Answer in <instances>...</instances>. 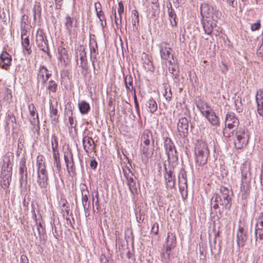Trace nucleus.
<instances>
[{
    "label": "nucleus",
    "mask_w": 263,
    "mask_h": 263,
    "mask_svg": "<svg viewBox=\"0 0 263 263\" xmlns=\"http://www.w3.org/2000/svg\"><path fill=\"white\" fill-rule=\"evenodd\" d=\"M235 135H240L241 136L249 137L248 133V130L245 126H240L237 128L235 132Z\"/></svg>",
    "instance_id": "49"
},
{
    "label": "nucleus",
    "mask_w": 263,
    "mask_h": 263,
    "mask_svg": "<svg viewBox=\"0 0 263 263\" xmlns=\"http://www.w3.org/2000/svg\"><path fill=\"white\" fill-rule=\"evenodd\" d=\"M235 131V128H229L228 126H226L223 131V136L225 137L230 138L234 135Z\"/></svg>",
    "instance_id": "48"
},
{
    "label": "nucleus",
    "mask_w": 263,
    "mask_h": 263,
    "mask_svg": "<svg viewBox=\"0 0 263 263\" xmlns=\"http://www.w3.org/2000/svg\"><path fill=\"white\" fill-rule=\"evenodd\" d=\"M239 124V120L235 117L233 112H228L226 117L225 126L229 128H237Z\"/></svg>",
    "instance_id": "14"
},
{
    "label": "nucleus",
    "mask_w": 263,
    "mask_h": 263,
    "mask_svg": "<svg viewBox=\"0 0 263 263\" xmlns=\"http://www.w3.org/2000/svg\"><path fill=\"white\" fill-rule=\"evenodd\" d=\"M78 106L80 112L83 115L87 114L90 109L89 103L85 101H81V102H79L78 103Z\"/></svg>",
    "instance_id": "34"
},
{
    "label": "nucleus",
    "mask_w": 263,
    "mask_h": 263,
    "mask_svg": "<svg viewBox=\"0 0 263 263\" xmlns=\"http://www.w3.org/2000/svg\"><path fill=\"white\" fill-rule=\"evenodd\" d=\"M255 98L258 113L260 116L263 117V89H259L257 91Z\"/></svg>",
    "instance_id": "21"
},
{
    "label": "nucleus",
    "mask_w": 263,
    "mask_h": 263,
    "mask_svg": "<svg viewBox=\"0 0 263 263\" xmlns=\"http://www.w3.org/2000/svg\"><path fill=\"white\" fill-rule=\"evenodd\" d=\"M57 106V102H56L55 105L52 103L50 104V117L52 124H56L58 122L59 115H58Z\"/></svg>",
    "instance_id": "25"
},
{
    "label": "nucleus",
    "mask_w": 263,
    "mask_h": 263,
    "mask_svg": "<svg viewBox=\"0 0 263 263\" xmlns=\"http://www.w3.org/2000/svg\"><path fill=\"white\" fill-rule=\"evenodd\" d=\"M41 11L42 8L40 3L35 2L33 8V18L34 21L36 20L37 17L39 19L41 18Z\"/></svg>",
    "instance_id": "36"
},
{
    "label": "nucleus",
    "mask_w": 263,
    "mask_h": 263,
    "mask_svg": "<svg viewBox=\"0 0 263 263\" xmlns=\"http://www.w3.org/2000/svg\"><path fill=\"white\" fill-rule=\"evenodd\" d=\"M132 24L134 27L137 28V24L138 25L139 22V13L137 10L132 11Z\"/></svg>",
    "instance_id": "47"
},
{
    "label": "nucleus",
    "mask_w": 263,
    "mask_h": 263,
    "mask_svg": "<svg viewBox=\"0 0 263 263\" xmlns=\"http://www.w3.org/2000/svg\"><path fill=\"white\" fill-rule=\"evenodd\" d=\"M51 146L52 151H54V149H58V138L55 136H53L51 138Z\"/></svg>",
    "instance_id": "59"
},
{
    "label": "nucleus",
    "mask_w": 263,
    "mask_h": 263,
    "mask_svg": "<svg viewBox=\"0 0 263 263\" xmlns=\"http://www.w3.org/2000/svg\"><path fill=\"white\" fill-rule=\"evenodd\" d=\"M64 160L68 172L69 173H72V175H74L76 174V168L71 152L64 153Z\"/></svg>",
    "instance_id": "12"
},
{
    "label": "nucleus",
    "mask_w": 263,
    "mask_h": 263,
    "mask_svg": "<svg viewBox=\"0 0 263 263\" xmlns=\"http://www.w3.org/2000/svg\"><path fill=\"white\" fill-rule=\"evenodd\" d=\"M172 49L170 47H161L160 48V53L161 55V58L163 60L166 61H170V58L171 56L172 57V59H173V55L171 53V51H172Z\"/></svg>",
    "instance_id": "29"
},
{
    "label": "nucleus",
    "mask_w": 263,
    "mask_h": 263,
    "mask_svg": "<svg viewBox=\"0 0 263 263\" xmlns=\"http://www.w3.org/2000/svg\"><path fill=\"white\" fill-rule=\"evenodd\" d=\"M26 159L22 157L19 162V180L21 187H26L27 184V170L26 165Z\"/></svg>",
    "instance_id": "8"
},
{
    "label": "nucleus",
    "mask_w": 263,
    "mask_h": 263,
    "mask_svg": "<svg viewBox=\"0 0 263 263\" xmlns=\"http://www.w3.org/2000/svg\"><path fill=\"white\" fill-rule=\"evenodd\" d=\"M233 195L232 190L229 187L221 186L219 188V193H215L212 197V201H213L214 210H217L219 208V205L222 206V210H219L218 214L220 216L224 210L229 211L232 206V200Z\"/></svg>",
    "instance_id": "1"
},
{
    "label": "nucleus",
    "mask_w": 263,
    "mask_h": 263,
    "mask_svg": "<svg viewBox=\"0 0 263 263\" xmlns=\"http://www.w3.org/2000/svg\"><path fill=\"white\" fill-rule=\"evenodd\" d=\"M83 146L86 153H89L95 151L96 144L92 138L84 136L83 138Z\"/></svg>",
    "instance_id": "19"
},
{
    "label": "nucleus",
    "mask_w": 263,
    "mask_h": 263,
    "mask_svg": "<svg viewBox=\"0 0 263 263\" xmlns=\"http://www.w3.org/2000/svg\"><path fill=\"white\" fill-rule=\"evenodd\" d=\"M12 164L10 161V159L9 158V157L8 156V158L7 161H4V164L2 166V172H1V176H5L6 175H9L12 176Z\"/></svg>",
    "instance_id": "27"
},
{
    "label": "nucleus",
    "mask_w": 263,
    "mask_h": 263,
    "mask_svg": "<svg viewBox=\"0 0 263 263\" xmlns=\"http://www.w3.org/2000/svg\"><path fill=\"white\" fill-rule=\"evenodd\" d=\"M164 145L168 160L178 159L177 152L172 140L169 138H166L164 141Z\"/></svg>",
    "instance_id": "9"
},
{
    "label": "nucleus",
    "mask_w": 263,
    "mask_h": 263,
    "mask_svg": "<svg viewBox=\"0 0 263 263\" xmlns=\"http://www.w3.org/2000/svg\"><path fill=\"white\" fill-rule=\"evenodd\" d=\"M80 189L82 196V201H88V197L89 195V193L87 186L84 184L81 185Z\"/></svg>",
    "instance_id": "40"
},
{
    "label": "nucleus",
    "mask_w": 263,
    "mask_h": 263,
    "mask_svg": "<svg viewBox=\"0 0 263 263\" xmlns=\"http://www.w3.org/2000/svg\"><path fill=\"white\" fill-rule=\"evenodd\" d=\"M200 13L202 18H210L213 21H217L221 16L220 12L207 3H203L201 5Z\"/></svg>",
    "instance_id": "3"
},
{
    "label": "nucleus",
    "mask_w": 263,
    "mask_h": 263,
    "mask_svg": "<svg viewBox=\"0 0 263 263\" xmlns=\"http://www.w3.org/2000/svg\"><path fill=\"white\" fill-rule=\"evenodd\" d=\"M170 7H168V13L169 16V18L170 20V22L171 24V25L172 26H177V22L176 21V15L175 12V11L174 9H173L172 7V4L170 3Z\"/></svg>",
    "instance_id": "35"
},
{
    "label": "nucleus",
    "mask_w": 263,
    "mask_h": 263,
    "mask_svg": "<svg viewBox=\"0 0 263 263\" xmlns=\"http://www.w3.org/2000/svg\"><path fill=\"white\" fill-rule=\"evenodd\" d=\"M44 157L43 155H39L36 158V165L37 171L46 170L44 162Z\"/></svg>",
    "instance_id": "39"
},
{
    "label": "nucleus",
    "mask_w": 263,
    "mask_h": 263,
    "mask_svg": "<svg viewBox=\"0 0 263 263\" xmlns=\"http://www.w3.org/2000/svg\"><path fill=\"white\" fill-rule=\"evenodd\" d=\"M171 252V250L166 248L165 251L163 252L161 255L162 260L163 261L167 262L169 260Z\"/></svg>",
    "instance_id": "54"
},
{
    "label": "nucleus",
    "mask_w": 263,
    "mask_h": 263,
    "mask_svg": "<svg viewBox=\"0 0 263 263\" xmlns=\"http://www.w3.org/2000/svg\"><path fill=\"white\" fill-rule=\"evenodd\" d=\"M127 181V185L129 187V190L133 194L137 193V186L136 183V178L134 175L133 176H127L126 179Z\"/></svg>",
    "instance_id": "28"
},
{
    "label": "nucleus",
    "mask_w": 263,
    "mask_h": 263,
    "mask_svg": "<svg viewBox=\"0 0 263 263\" xmlns=\"http://www.w3.org/2000/svg\"><path fill=\"white\" fill-rule=\"evenodd\" d=\"M236 139L234 140V145L236 149H241L247 145L248 143L249 137L235 135Z\"/></svg>",
    "instance_id": "24"
},
{
    "label": "nucleus",
    "mask_w": 263,
    "mask_h": 263,
    "mask_svg": "<svg viewBox=\"0 0 263 263\" xmlns=\"http://www.w3.org/2000/svg\"><path fill=\"white\" fill-rule=\"evenodd\" d=\"M144 107L148 112L154 113L157 109V104L153 98H151L144 104L142 105V109H143Z\"/></svg>",
    "instance_id": "26"
},
{
    "label": "nucleus",
    "mask_w": 263,
    "mask_h": 263,
    "mask_svg": "<svg viewBox=\"0 0 263 263\" xmlns=\"http://www.w3.org/2000/svg\"><path fill=\"white\" fill-rule=\"evenodd\" d=\"M197 107L200 110L202 115L204 116L206 111L211 109V107L206 103L201 100L198 101L196 103Z\"/></svg>",
    "instance_id": "33"
},
{
    "label": "nucleus",
    "mask_w": 263,
    "mask_h": 263,
    "mask_svg": "<svg viewBox=\"0 0 263 263\" xmlns=\"http://www.w3.org/2000/svg\"><path fill=\"white\" fill-rule=\"evenodd\" d=\"M154 140L153 138L152 133L147 129L144 130L140 138V145H154Z\"/></svg>",
    "instance_id": "16"
},
{
    "label": "nucleus",
    "mask_w": 263,
    "mask_h": 263,
    "mask_svg": "<svg viewBox=\"0 0 263 263\" xmlns=\"http://www.w3.org/2000/svg\"><path fill=\"white\" fill-rule=\"evenodd\" d=\"M48 176L46 170L37 171V182L41 188L46 189L48 185Z\"/></svg>",
    "instance_id": "17"
},
{
    "label": "nucleus",
    "mask_w": 263,
    "mask_h": 263,
    "mask_svg": "<svg viewBox=\"0 0 263 263\" xmlns=\"http://www.w3.org/2000/svg\"><path fill=\"white\" fill-rule=\"evenodd\" d=\"M152 4L153 5L152 6V12L153 15H155L156 13L158 11L159 8V4L158 0H151Z\"/></svg>",
    "instance_id": "57"
},
{
    "label": "nucleus",
    "mask_w": 263,
    "mask_h": 263,
    "mask_svg": "<svg viewBox=\"0 0 263 263\" xmlns=\"http://www.w3.org/2000/svg\"><path fill=\"white\" fill-rule=\"evenodd\" d=\"M77 64L85 70L88 69V62L86 58V52L84 46H80L77 49Z\"/></svg>",
    "instance_id": "7"
},
{
    "label": "nucleus",
    "mask_w": 263,
    "mask_h": 263,
    "mask_svg": "<svg viewBox=\"0 0 263 263\" xmlns=\"http://www.w3.org/2000/svg\"><path fill=\"white\" fill-rule=\"evenodd\" d=\"M4 100L7 102L9 103L12 100V95H11V90L9 88H6L4 91Z\"/></svg>",
    "instance_id": "55"
},
{
    "label": "nucleus",
    "mask_w": 263,
    "mask_h": 263,
    "mask_svg": "<svg viewBox=\"0 0 263 263\" xmlns=\"http://www.w3.org/2000/svg\"><path fill=\"white\" fill-rule=\"evenodd\" d=\"M255 229H263V215L258 217Z\"/></svg>",
    "instance_id": "61"
},
{
    "label": "nucleus",
    "mask_w": 263,
    "mask_h": 263,
    "mask_svg": "<svg viewBox=\"0 0 263 263\" xmlns=\"http://www.w3.org/2000/svg\"><path fill=\"white\" fill-rule=\"evenodd\" d=\"M33 217H34V219L36 222L37 230L39 236L40 242L41 243H44L45 242V241L46 240L45 229L44 228H43L41 221H39V222H37L36 215L34 210L33 211Z\"/></svg>",
    "instance_id": "18"
},
{
    "label": "nucleus",
    "mask_w": 263,
    "mask_h": 263,
    "mask_svg": "<svg viewBox=\"0 0 263 263\" xmlns=\"http://www.w3.org/2000/svg\"><path fill=\"white\" fill-rule=\"evenodd\" d=\"M95 8H96L97 16L99 18L100 22H103V21H104L105 26H106V19H105V17L104 15V12L101 10H100L99 11H98V10H97L98 7H99L100 8L101 7V4L98 2V3H95Z\"/></svg>",
    "instance_id": "45"
},
{
    "label": "nucleus",
    "mask_w": 263,
    "mask_h": 263,
    "mask_svg": "<svg viewBox=\"0 0 263 263\" xmlns=\"http://www.w3.org/2000/svg\"><path fill=\"white\" fill-rule=\"evenodd\" d=\"M241 183H250L251 180L250 173L248 170L241 171Z\"/></svg>",
    "instance_id": "44"
},
{
    "label": "nucleus",
    "mask_w": 263,
    "mask_h": 263,
    "mask_svg": "<svg viewBox=\"0 0 263 263\" xmlns=\"http://www.w3.org/2000/svg\"><path fill=\"white\" fill-rule=\"evenodd\" d=\"M189 120L186 117L180 118L177 124V130L182 137H186L189 134Z\"/></svg>",
    "instance_id": "11"
},
{
    "label": "nucleus",
    "mask_w": 263,
    "mask_h": 263,
    "mask_svg": "<svg viewBox=\"0 0 263 263\" xmlns=\"http://www.w3.org/2000/svg\"><path fill=\"white\" fill-rule=\"evenodd\" d=\"M165 173L164 177L165 178L166 187L167 189H172L175 185V176L173 177V172L171 170L167 171L166 165L164 164Z\"/></svg>",
    "instance_id": "15"
},
{
    "label": "nucleus",
    "mask_w": 263,
    "mask_h": 263,
    "mask_svg": "<svg viewBox=\"0 0 263 263\" xmlns=\"http://www.w3.org/2000/svg\"><path fill=\"white\" fill-rule=\"evenodd\" d=\"M204 116L212 125L216 126L219 125V119L212 108L206 111Z\"/></svg>",
    "instance_id": "22"
},
{
    "label": "nucleus",
    "mask_w": 263,
    "mask_h": 263,
    "mask_svg": "<svg viewBox=\"0 0 263 263\" xmlns=\"http://www.w3.org/2000/svg\"><path fill=\"white\" fill-rule=\"evenodd\" d=\"M73 21L72 18L67 15L65 18V21L64 23L65 29L68 34L70 35L72 31V28L73 27Z\"/></svg>",
    "instance_id": "38"
},
{
    "label": "nucleus",
    "mask_w": 263,
    "mask_h": 263,
    "mask_svg": "<svg viewBox=\"0 0 263 263\" xmlns=\"http://www.w3.org/2000/svg\"><path fill=\"white\" fill-rule=\"evenodd\" d=\"M187 182L186 173L184 169L182 168L178 175V183L179 191L183 198H186L187 196Z\"/></svg>",
    "instance_id": "5"
},
{
    "label": "nucleus",
    "mask_w": 263,
    "mask_h": 263,
    "mask_svg": "<svg viewBox=\"0 0 263 263\" xmlns=\"http://www.w3.org/2000/svg\"><path fill=\"white\" fill-rule=\"evenodd\" d=\"M53 165L56 167L57 172L60 175L62 167L60 158L53 159Z\"/></svg>",
    "instance_id": "58"
},
{
    "label": "nucleus",
    "mask_w": 263,
    "mask_h": 263,
    "mask_svg": "<svg viewBox=\"0 0 263 263\" xmlns=\"http://www.w3.org/2000/svg\"><path fill=\"white\" fill-rule=\"evenodd\" d=\"M89 48H90V57H92L93 55H97L98 54V46L96 42H95L94 44L92 43H90L89 44Z\"/></svg>",
    "instance_id": "51"
},
{
    "label": "nucleus",
    "mask_w": 263,
    "mask_h": 263,
    "mask_svg": "<svg viewBox=\"0 0 263 263\" xmlns=\"http://www.w3.org/2000/svg\"><path fill=\"white\" fill-rule=\"evenodd\" d=\"M255 237L256 243L258 238L260 240L263 239V229H255Z\"/></svg>",
    "instance_id": "53"
},
{
    "label": "nucleus",
    "mask_w": 263,
    "mask_h": 263,
    "mask_svg": "<svg viewBox=\"0 0 263 263\" xmlns=\"http://www.w3.org/2000/svg\"><path fill=\"white\" fill-rule=\"evenodd\" d=\"M124 83L127 91H132L133 90V78L131 75H127L124 78Z\"/></svg>",
    "instance_id": "41"
},
{
    "label": "nucleus",
    "mask_w": 263,
    "mask_h": 263,
    "mask_svg": "<svg viewBox=\"0 0 263 263\" xmlns=\"http://www.w3.org/2000/svg\"><path fill=\"white\" fill-rule=\"evenodd\" d=\"M47 71V68L44 66H41L37 75V84L41 83L42 86L45 84V74Z\"/></svg>",
    "instance_id": "31"
},
{
    "label": "nucleus",
    "mask_w": 263,
    "mask_h": 263,
    "mask_svg": "<svg viewBox=\"0 0 263 263\" xmlns=\"http://www.w3.org/2000/svg\"><path fill=\"white\" fill-rule=\"evenodd\" d=\"M176 246V236L172 233H168L166 241V248L172 250Z\"/></svg>",
    "instance_id": "30"
},
{
    "label": "nucleus",
    "mask_w": 263,
    "mask_h": 263,
    "mask_svg": "<svg viewBox=\"0 0 263 263\" xmlns=\"http://www.w3.org/2000/svg\"><path fill=\"white\" fill-rule=\"evenodd\" d=\"M169 62L170 65H171V66H170L168 67L169 71L174 76H175V78H176L179 75L178 66L176 65L172 64L171 61H169Z\"/></svg>",
    "instance_id": "50"
},
{
    "label": "nucleus",
    "mask_w": 263,
    "mask_h": 263,
    "mask_svg": "<svg viewBox=\"0 0 263 263\" xmlns=\"http://www.w3.org/2000/svg\"><path fill=\"white\" fill-rule=\"evenodd\" d=\"M15 121V118L13 115L8 114L6 118V122L7 125H10L11 123L13 124Z\"/></svg>",
    "instance_id": "60"
},
{
    "label": "nucleus",
    "mask_w": 263,
    "mask_h": 263,
    "mask_svg": "<svg viewBox=\"0 0 263 263\" xmlns=\"http://www.w3.org/2000/svg\"><path fill=\"white\" fill-rule=\"evenodd\" d=\"M26 30H23L21 32L22 45L23 49L26 51L28 54H30L32 52L31 45L28 38V36L26 34Z\"/></svg>",
    "instance_id": "20"
},
{
    "label": "nucleus",
    "mask_w": 263,
    "mask_h": 263,
    "mask_svg": "<svg viewBox=\"0 0 263 263\" xmlns=\"http://www.w3.org/2000/svg\"><path fill=\"white\" fill-rule=\"evenodd\" d=\"M1 61L3 63L1 66L2 69L7 70V67H9L11 64V55L6 51H3L0 55Z\"/></svg>",
    "instance_id": "23"
},
{
    "label": "nucleus",
    "mask_w": 263,
    "mask_h": 263,
    "mask_svg": "<svg viewBox=\"0 0 263 263\" xmlns=\"http://www.w3.org/2000/svg\"><path fill=\"white\" fill-rule=\"evenodd\" d=\"M61 54L60 59L63 61L64 63H67L68 61V52L65 48L62 49L60 52Z\"/></svg>",
    "instance_id": "52"
},
{
    "label": "nucleus",
    "mask_w": 263,
    "mask_h": 263,
    "mask_svg": "<svg viewBox=\"0 0 263 263\" xmlns=\"http://www.w3.org/2000/svg\"><path fill=\"white\" fill-rule=\"evenodd\" d=\"M154 145H140V154L143 163L146 164L153 157L154 148Z\"/></svg>",
    "instance_id": "6"
},
{
    "label": "nucleus",
    "mask_w": 263,
    "mask_h": 263,
    "mask_svg": "<svg viewBox=\"0 0 263 263\" xmlns=\"http://www.w3.org/2000/svg\"><path fill=\"white\" fill-rule=\"evenodd\" d=\"M240 190L242 192V197L247 198L250 192V183H241Z\"/></svg>",
    "instance_id": "42"
},
{
    "label": "nucleus",
    "mask_w": 263,
    "mask_h": 263,
    "mask_svg": "<svg viewBox=\"0 0 263 263\" xmlns=\"http://www.w3.org/2000/svg\"><path fill=\"white\" fill-rule=\"evenodd\" d=\"M90 57V60L92 62V64L93 67V69L95 70L96 69V65H97V68L98 69H100V61L98 60L97 58V55H93L92 57Z\"/></svg>",
    "instance_id": "56"
},
{
    "label": "nucleus",
    "mask_w": 263,
    "mask_h": 263,
    "mask_svg": "<svg viewBox=\"0 0 263 263\" xmlns=\"http://www.w3.org/2000/svg\"><path fill=\"white\" fill-rule=\"evenodd\" d=\"M35 42L37 47L48 55L49 54L48 41L43 29L39 28L36 32Z\"/></svg>",
    "instance_id": "4"
},
{
    "label": "nucleus",
    "mask_w": 263,
    "mask_h": 263,
    "mask_svg": "<svg viewBox=\"0 0 263 263\" xmlns=\"http://www.w3.org/2000/svg\"><path fill=\"white\" fill-rule=\"evenodd\" d=\"M237 243L239 247H243L247 242L248 238V230L243 227L239 226L236 233Z\"/></svg>",
    "instance_id": "10"
},
{
    "label": "nucleus",
    "mask_w": 263,
    "mask_h": 263,
    "mask_svg": "<svg viewBox=\"0 0 263 263\" xmlns=\"http://www.w3.org/2000/svg\"><path fill=\"white\" fill-rule=\"evenodd\" d=\"M260 27V21H258L256 23H253L251 26V29L252 31L258 30Z\"/></svg>",
    "instance_id": "64"
},
{
    "label": "nucleus",
    "mask_w": 263,
    "mask_h": 263,
    "mask_svg": "<svg viewBox=\"0 0 263 263\" xmlns=\"http://www.w3.org/2000/svg\"><path fill=\"white\" fill-rule=\"evenodd\" d=\"M209 150L208 144L203 141H198L195 148L196 162L200 166L204 165L207 162Z\"/></svg>",
    "instance_id": "2"
},
{
    "label": "nucleus",
    "mask_w": 263,
    "mask_h": 263,
    "mask_svg": "<svg viewBox=\"0 0 263 263\" xmlns=\"http://www.w3.org/2000/svg\"><path fill=\"white\" fill-rule=\"evenodd\" d=\"M217 21H213L212 18H202L201 23L204 33L211 35L213 28L216 26Z\"/></svg>",
    "instance_id": "13"
},
{
    "label": "nucleus",
    "mask_w": 263,
    "mask_h": 263,
    "mask_svg": "<svg viewBox=\"0 0 263 263\" xmlns=\"http://www.w3.org/2000/svg\"><path fill=\"white\" fill-rule=\"evenodd\" d=\"M69 112L70 114V116H68V120H69V127L70 128H73L75 127L76 126V124H74V120L73 118V113L71 110L69 111Z\"/></svg>",
    "instance_id": "63"
},
{
    "label": "nucleus",
    "mask_w": 263,
    "mask_h": 263,
    "mask_svg": "<svg viewBox=\"0 0 263 263\" xmlns=\"http://www.w3.org/2000/svg\"><path fill=\"white\" fill-rule=\"evenodd\" d=\"M30 116L33 118V120L31 121L32 124H35L36 122L39 124V120L38 114L35 112L36 109L33 104H30L28 106Z\"/></svg>",
    "instance_id": "32"
},
{
    "label": "nucleus",
    "mask_w": 263,
    "mask_h": 263,
    "mask_svg": "<svg viewBox=\"0 0 263 263\" xmlns=\"http://www.w3.org/2000/svg\"><path fill=\"white\" fill-rule=\"evenodd\" d=\"M11 180V176L6 175L1 176L0 183L3 189H7L10 185V182Z\"/></svg>",
    "instance_id": "37"
},
{
    "label": "nucleus",
    "mask_w": 263,
    "mask_h": 263,
    "mask_svg": "<svg viewBox=\"0 0 263 263\" xmlns=\"http://www.w3.org/2000/svg\"><path fill=\"white\" fill-rule=\"evenodd\" d=\"M47 90H49V93L50 92L55 93L57 91L58 84L54 80H50L48 83V86L47 87Z\"/></svg>",
    "instance_id": "46"
},
{
    "label": "nucleus",
    "mask_w": 263,
    "mask_h": 263,
    "mask_svg": "<svg viewBox=\"0 0 263 263\" xmlns=\"http://www.w3.org/2000/svg\"><path fill=\"white\" fill-rule=\"evenodd\" d=\"M151 234L157 235L158 234L159 231V224L158 223H155L152 227Z\"/></svg>",
    "instance_id": "62"
},
{
    "label": "nucleus",
    "mask_w": 263,
    "mask_h": 263,
    "mask_svg": "<svg viewBox=\"0 0 263 263\" xmlns=\"http://www.w3.org/2000/svg\"><path fill=\"white\" fill-rule=\"evenodd\" d=\"M93 210V212H99L100 204L99 203V193L96 192L95 196L92 195Z\"/></svg>",
    "instance_id": "43"
}]
</instances>
